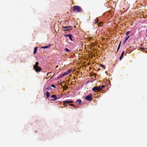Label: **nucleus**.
<instances>
[{"label":"nucleus","instance_id":"7","mask_svg":"<svg viewBox=\"0 0 147 147\" xmlns=\"http://www.w3.org/2000/svg\"><path fill=\"white\" fill-rule=\"evenodd\" d=\"M71 72V70H67L66 72L64 73L61 75V77H63L65 75H67Z\"/></svg>","mask_w":147,"mask_h":147},{"label":"nucleus","instance_id":"13","mask_svg":"<svg viewBox=\"0 0 147 147\" xmlns=\"http://www.w3.org/2000/svg\"><path fill=\"white\" fill-rule=\"evenodd\" d=\"M37 48H38V47H36L34 48V51L33 52L34 54L36 53V51H37Z\"/></svg>","mask_w":147,"mask_h":147},{"label":"nucleus","instance_id":"5","mask_svg":"<svg viewBox=\"0 0 147 147\" xmlns=\"http://www.w3.org/2000/svg\"><path fill=\"white\" fill-rule=\"evenodd\" d=\"M72 28V27L70 26L64 27L63 28L64 29H65L64 30V31H69L70 30H71Z\"/></svg>","mask_w":147,"mask_h":147},{"label":"nucleus","instance_id":"30","mask_svg":"<svg viewBox=\"0 0 147 147\" xmlns=\"http://www.w3.org/2000/svg\"><path fill=\"white\" fill-rule=\"evenodd\" d=\"M100 70V68H99L98 69V71H99Z\"/></svg>","mask_w":147,"mask_h":147},{"label":"nucleus","instance_id":"18","mask_svg":"<svg viewBox=\"0 0 147 147\" xmlns=\"http://www.w3.org/2000/svg\"><path fill=\"white\" fill-rule=\"evenodd\" d=\"M140 49L142 50H146V48L143 47H140Z\"/></svg>","mask_w":147,"mask_h":147},{"label":"nucleus","instance_id":"29","mask_svg":"<svg viewBox=\"0 0 147 147\" xmlns=\"http://www.w3.org/2000/svg\"><path fill=\"white\" fill-rule=\"evenodd\" d=\"M95 21L96 22H98V20H95Z\"/></svg>","mask_w":147,"mask_h":147},{"label":"nucleus","instance_id":"3","mask_svg":"<svg viewBox=\"0 0 147 147\" xmlns=\"http://www.w3.org/2000/svg\"><path fill=\"white\" fill-rule=\"evenodd\" d=\"M92 90L96 92L100 91H101L100 86H99L98 87L97 86L94 87L92 88Z\"/></svg>","mask_w":147,"mask_h":147},{"label":"nucleus","instance_id":"26","mask_svg":"<svg viewBox=\"0 0 147 147\" xmlns=\"http://www.w3.org/2000/svg\"><path fill=\"white\" fill-rule=\"evenodd\" d=\"M51 87H54V88H55V86L54 85H51Z\"/></svg>","mask_w":147,"mask_h":147},{"label":"nucleus","instance_id":"1","mask_svg":"<svg viewBox=\"0 0 147 147\" xmlns=\"http://www.w3.org/2000/svg\"><path fill=\"white\" fill-rule=\"evenodd\" d=\"M82 10V8L79 6H74L73 7V10L74 12H80Z\"/></svg>","mask_w":147,"mask_h":147},{"label":"nucleus","instance_id":"9","mask_svg":"<svg viewBox=\"0 0 147 147\" xmlns=\"http://www.w3.org/2000/svg\"><path fill=\"white\" fill-rule=\"evenodd\" d=\"M73 102H74L73 101H67L66 100L64 101L63 102L64 104H65V103H72Z\"/></svg>","mask_w":147,"mask_h":147},{"label":"nucleus","instance_id":"21","mask_svg":"<svg viewBox=\"0 0 147 147\" xmlns=\"http://www.w3.org/2000/svg\"><path fill=\"white\" fill-rule=\"evenodd\" d=\"M130 33V31H128L126 33V35L127 36L128 35V34L129 33Z\"/></svg>","mask_w":147,"mask_h":147},{"label":"nucleus","instance_id":"2","mask_svg":"<svg viewBox=\"0 0 147 147\" xmlns=\"http://www.w3.org/2000/svg\"><path fill=\"white\" fill-rule=\"evenodd\" d=\"M38 62H36L35 65L33 66L34 69L36 72L40 71L42 70V68L38 66Z\"/></svg>","mask_w":147,"mask_h":147},{"label":"nucleus","instance_id":"20","mask_svg":"<svg viewBox=\"0 0 147 147\" xmlns=\"http://www.w3.org/2000/svg\"><path fill=\"white\" fill-rule=\"evenodd\" d=\"M100 66H101V67H103V68H105V66L103 64H100Z\"/></svg>","mask_w":147,"mask_h":147},{"label":"nucleus","instance_id":"25","mask_svg":"<svg viewBox=\"0 0 147 147\" xmlns=\"http://www.w3.org/2000/svg\"><path fill=\"white\" fill-rule=\"evenodd\" d=\"M129 37H130V36H128L125 39H126V40H127V39L129 38Z\"/></svg>","mask_w":147,"mask_h":147},{"label":"nucleus","instance_id":"23","mask_svg":"<svg viewBox=\"0 0 147 147\" xmlns=\"http://www.w3.org/2000/svg\"><path fill=\"white\" fill-rule=\"evenodd\" d=\"M105 86L104 85H102L101 87L100 86L101 90H102V88H104Z\"/></svg>","mask_w":147,"mask_h":147},{"label":"nucleus","instance_id":"4","mask_svg":"<svg viewBox=\"0 0 147 147\" xmlns=\"http://www.w3.org/2000/svg\"><path fill=\"white\" fill-rule=\"evenodd\" d=\"M92 95L90 94L88 96H86L85 99L88 101H91L92 100Z\"/></svg>","mask_w":147,"mask_h":147},{"label":"nucleus","instance_id":"15","mask_svg":"<svg viewBox=\"0 0 147 147\" xmlns=\"http://www.w3.org/2000/svg\"><path fill=\"white\" fill-rule=\"evenodd\" d=\"M121 43V41L119 43V45H118V48L117 49V52H118V51L119 50V49L120 48V46Z\"/></svg>","mask_w":147,"mask_h":147},{"label":"nucleus","instance_id":"24","mask_svg":"<svg viewBox=\"0 0 147 147\" xmlns=\"http://www.w3.org/2000/svg\"><path fill=\"white\" fill-rule=\"evenodd\" d=\"M69 105L70 106H73V107H74V105L73 104H71V103H70L69 104Z\"/></svg>","mask_w":147,"mask_h":147},{"label":"nucleus","instance_id":"10","mask_svg":"<svg viewBox=\"0 0 147 147\" xmlns=\"http://www.w3.org/2000/svg\"><path fill=\"white\" fill-rule=\"evenodd\" d=\"M124 53H125L124 51H123L122 52V53L121 54V55L120 56V59H119L120 60H121V59H122V58L123 57V55L124 54Z\"/></svg>","mask_w":147,"mask_h":147},{"label":"nucleus","instance_id":"22","mask_svg":"<svg viewBox=\"0 0 147 147\" xmlns=\"http://www.w3.org/2000/svg\"><path fill=\"white\" fill-rule=\"evenodd\" d=\"M70 35V34H64V36H65V37H66V36H69V37Z\"/></svg>","mask_w":147,"mask_h":147},{"label":"nucleus","instance_id":"28","mask_svg":"<svg viewBox=\"0 0 147 147\" xmlns=\"http://www.w3.org/2000/svg\"><path fill=\"white\" fill-rule=\"evenodd\" d=\"M67 88H68V87L67 86H65V90H67Z\"/></svg>","mask_w":147,"mask_h":147},{"label":"nucleus","instance_id":"6","mask_svg":"<svg viewBox=\"0 0 147 147\" xmlns=\"http://www.w3.org/2000/svg\"><path fill=\"white\" fill-rule=\"evenodd\" d=\"M51 97L53 98V99H51V100L55 101L57 99V97L55 95H51Z\"/></svg>","mask_w":147,"mask_h":147},{"label":"nucleus","instance_id":"19","mask_svg":"<svg viewBox=\"0 0 147 147\" xmlns=\"http://www.w3.org/2000/svg\"><path fill=\"white\" fill-rule=\"evenodd\" d=\"M98 26H101L102 25V24L101 22L99 23L98 24Z\"/></svg>","mask_w":147,"mask_h":147},{"label":"nucleus","instance_id":"31","mask_svg":"<svg viewBox=\"0 0 147 147\" xmlns=\"http://www.w3.org/2000/svg\"><path fill=\"white\" fill-rule=\"evenodd\" d=\"M146 32H147V29H146Z\"/></svg>","mask_w":147,"mask_h":147},{"label":"nucleus","instance_id":"11","mask_svg":"<svg viewBox=\"0 0 147 147\" xmlns=\"http://www.w3.org/2000/svg\"><path fill=\"white\" fill-rule=\"evenodd\" d=\"M81 100H80L78 99L76 100V103L79 105L81 103Z\"/></svg>","mask_w":147,"mask_h":147},{"label":"nucleus","instance_id":"16","mask_svg":"<svg viewBox=\"0 0 147 147\" xmlns=\"http://www.w3.org/2000/svg\"><path fill=\"white\" fill-rule=\"evenodd\" d=\"M46 89L47 90H50L52 89L51 87H48L46 88Z\"/></svg>","mask_w":147,"mask_h":147},{"label":"nucleus","instance_id":"17","mask_svg":"<svg viewBox=\"0 0 147 147\" xmlns=\"http://www.w3.org/2000/svg\"><path fill=\"white\" fill-rule=\"evenodd\" d=\"M65 50L67 52H70V51L67 48L65 49Z\"/></svg>","mask_w":147,"mask_h":147},{"label":"nucleus","instance_id":"27","mask_svg":"<svg viewBox=\"0 0 147 147\" xmlns=\"http://www.w3.org/2000/svg\"><path fill=\"white\" fill-rule=\"evenodd\" d=\"M127 40H126V39H125V40H124V41L123 42V44H124L126 42Z\"/></svg>","mask_w":147,"mask_h":147},{"label":"nucleus","instance_id":"14","mask_svg":"<svg viewBox=\"0 0 147 147\" xmlns=\"http://www.w3.org/2000/svg\"><path fill=\"white\" fill-rule=\"evenodd\" d=\"M69 39L73 41L72 39V38H73V37L72 36V35L71 34H70V35H69Z\"/></svg>","mask_w":147,"mask_h":147},{"label":"nucleus","instance_id":"32","mask_svg":"<svg viewBox=\"0 0 147 147\" xmlns=\"http://www.w3.org/2000/svg\"><path fill=\"white\" fill-rule=\"evenodd\" d=\"M147 37V35L146 36Z\"/></svg>","mask_w":147,"mask_h":147},{"label":"nucleus","instance_id":"8","mask_svg":"<svg viewBox=\"0 0 147 147\" xmlns=\"http://www.w3.org/2000/svg\"><path fill=\"white\" fill-rule=\"evenodd\" d=\"M51 45L49 44L48 46H45L42 47H41V48L42 49H47L50 47H51Z\"/></svg>","mask_w":147,"mask_h":147},{"label":"nucleus","instance_id":"12","mask_svg":"<svg viewBox=\"0 0 147 147\" xmlns=\"http://www.w3.org/2000/svg\"><path fill=\"white\" fill-rule=\"evenodd\" d=\"M46 95L47 97V98H49V96H50V94L48 91L46 93Z\"/></svg>","mask_w":147,"mask_h":147}]
</instances>
